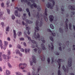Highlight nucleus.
Instances as JSON below:
<instances>
[{
  "label": "nucleus",
  "instance_id": "4468645a",
  "mask_svg": "<svg viewBox=\"0 0 75 75\" xmlns=\"http://www.w3.org/2000/svg\"><path fill=\"white\" fill-rule=\"evenodd\" d=\"M62 68L64 70V72H68V67H67V69H66L64 66H62Z\"/></svg>",
  "mask_w": 75,
  "mask_h": 75
},
{
  "label": "nucleus",
  "instance_id": "ea45409f",
  "mask_svg": "<svg viewBox=\"0 0 75 75\" xmlns=\"http://www.w3.org/2000/svg\"><path fill=\"white\" fill-rule=\"evenodd\" d=\"M18 36H20V35H21V32H19L18 33Z\"/></svg>",
  "mask_w": 75,
  "mask_h": 75
},
{
  "label": "nucleus",
  "instance_id": "a211bd4d",
  "mask_svg": "<svg viewBox=\"0 0 75 75\" xmlns=\"http://www.w3.org/2000/svg\"><path fill=\"white\" fill-rule=\"evenodd\" d=\"M1 9H0V18L1 19H3V12H1Z\"/></svg>",
  "mask_w": 75,
  "mask_h": 75
},
{
  "label": "nucleus",
  "instance_id": "bf43d9fd",
  "mask_svg": "<svg viewBox=\"0 0 75 75\" xmlns=\"http://www.w3.org/2000/svg\"><path fill=\"white\" fill-rule=\"evenodd\" d=\"M17 47L18 48H21V46H20V45H18L17 46Z\"/></svg>",
  "mask_w": 75,
  "mask_h": 75
},
{
  "label": "nucleus",
  "instance_id": "c85d7f7f",
  "mask_svg": "<svg viewBox=\"0 0 75 75\" xmlns=\"http://www.w3.org/2000/svg\"><path fill=\"white\" fill-rule=\"evenodd\" d=\"M25 53H27V52H28L30 51V49H25Z\"/></svg>",
  "mask_w": 75,
  "mask_h": 75
},
{
  "label": "nucleus",
  "instance_id": "72a5a7b5",
  "mask_svg": "<svg viewBox=\"0 0 75 75\" xmlns=\"http://www.w3.org/2000/svg\"><path fill=\"white\" fill-rule=\"evenodd\" d=\"M69 29L71 30H72V28H71L72 26H71V23H70L69 24Z\"/></svg>",
  "mask_w": 75,
  "mask_h": 75
},
{
  "label": "nucleus",
  "instance_id": "6e6552de",
  "mask_svg": "<svg viewBox=\"0 0 75 75\" xmlns=\"http://www.w3.org/2000/svg\"><path fill=\"white\" fill-rule=\"evenodd\" d=\"M64 60L62 59H59L57 61V60H55V62H57L58 63V65H59V68H60V67H61V62H62Z\"/></svg>",
  "mask_w": 75,
  "mask_h": 75
},
{
  "label": "nucleus",
  "instance_id": "9b49d317",
  "mask_svg": "<svg viewBox=\"0 0 75 75\" xmlns=\"http://www.w3.org/2000/svg\"><path fill=\"white\" fill-rule=\"evenodd\" d=\"M72 59L71 58H70L68 60V66L69 67H71L72 65Z\"/></svg>",
  "mask_w": 75,
  "mask_h": 75
},
{
  "label": "nucleus",
  "instance_id": "69168bd1",
  "mask_svg": "<svg viewBox=\"0 0 75 75\" xmlns=\"http://www.w3.org/2000/svg\"><path fill=\"white\" fill-rule=\"evenodd\" d=\"M21 52H24V49H22V48L21 49Z\"/></svg>",
  "mask_w": 75,
  "mask_h": 75
},
{
  "label": "nucleus",
  "instance_id": "6ab92c4d",
  "mask_svg": "<svg viewBox=\"0 0 75 75\" xmlns=\"http://www.w3.org/2000/svg\"><path fill=\"white\" fill-rule=\"evenodd\" d=\"M49 18H50V21L51 22L53 21L54 19V16L52 15H50L49 16Z\"/></svg>",
  "mask_w": 75,
  "mask_h": 75
},
{
  "label": "nucleus",
  "instance_id": "09e8293b",
  "mask_svg": "<svg viewBox=\"0 0 75 75\" xmlns=\"http://www.w3.org/2000/svg\"><path fill=\"white\" fill-rule=\"evenodd\" d=\"M47 62L48 64H50V59L49 57L48 58Z\"/></svg>",
  "mask_w": 75,
  "mask_h": 75
},
{
  "label": "nucleus",
  "instance_id": "680f3d73",
  "mask_svg": "<svg viewBox=\"0 0 75 75\" xmlns=\"http://www.w3.org/2000/svg\"><path fill=\"white\" fill-rule=\"evenodd\" d=\"M37 50H38L37 49H34V51H35V52H37Z\"/></svg>",
  "mask_w": 75,
  "mask_h": 75
},
{
  "label": "nucleus",
  "instance_id": "6e6d98bb",
  "mask_svg": "<svg viewBox=\"0 0 75 75\" xmlns=\"http://www.w3.org/2000/svg\"><path fill=\"white\" fill-rule=\"evenodd\" d=\"M3 60V59L2 58V57H1V56L0 55V61H1Z\"/></svg>",
  "mask_w": 75,
  "mask_h": 75
},
{
  "label": "nucleus",
  "instance_id": "c756f323",
  "mask_svg": "<svg viewBox=\"0 0 75 75\" xmlns=\"http://www.w3.org/2000/svg\"><path fill=\"white\" fill-rule=\"evenodd\" d=\"M15 9H18V11H21L22 10V8H18V7H16L15 8Z\"/></svg>",
  "mask_w": 75,
  "mask_h": 75
},
{
  "label": "nucleus",
  "instance_id": "f257e3e1",
  "mask_svg": "<svg viewBox=\"0 0 75 75\" xmlns=\"http://www.w3.org/2000/svg\"><path fill=\"white\" fill-rule=\"evenodd\" d=\"M47 8H45V14H43V15H42L41 13H40V15L39 14V13H38V18H39L40 20H42V18H43L46 21H48V19L47 18V16L48 15L47 14Z\"/></svg>",
  "mask_w": 75,
  "mask_h": 75
},
{
  "label": "nucleus",
  "instance_id": "f3484780",
  "mask_svg": "<svg viewBox=\"0 0 75 75\" xmlns=\"http://www.w3.org/2000/svg\"><path fill=\"white\" fill-rule=\"evenodd\" d=\"M44 37H42L40 38V39H38V40H39V41L40 40H41L42 42L44 43V42H45V40H44Z\"/></svg>",
  "mask_w": 75,
  "mask_h": 75
},
{
  "label": "nucleus",
  "instance_id": "1a4fd4ad",
  "mask_svg": "<svg viewBox=\"0 0 75 75\" xmlns=\"http://www.w3.org/2000/svg\"><path fill=\"white\" fill-rule=\"evenodd\" d=\"M65 23H66V28H65V30H65V31L66 32H67V31H68V24H67V23H68V19H66V21H65Z\"/></svg>",
  "mask_w": 75,
  "mask_h": 75
},
{
  "label": "nucleus",
  "instance_id": "473e14b6",
  "mask_svg": "<svg viewBox=\"0 0 75 75\" xmlns=\"http://www.w3.org/2000/svg\"><path fill=\"white\" fill-rule=\"evenodd\" d=\"M59 31L60 33H63V29L61 28H59Z\"/></svg>",
  "mask_w": 75,
  "mask_h": 75
},
{
  "label": "nucleus",
  "instance_id": "20e7f679",
  "mask_svg": "<svg viewBox=\"0 0 75 75\" xmlns=\"http://www.w3.org/2000/svg\"><path fill=\"white\" fill-rule=\"evenodd\" d=\"M24 34H25V37H26L28 38V40H29V41H31L32 42V43H33V44H36V42L34 40H31V38L28 37L27 35V34H26V31H25L24 32Z\"/></svg>",
  "mask_w": 75,
  "mask_h": 75
},
{
  "label": "nucleus",
  "instance_id": "bb28decb",
  "mask_svg": "<svg viewBox=\"0 0 75 75\" xmlns=\"http://www.w3.org/2000/svg\"><path fill=\"white\" fill-rule=\"evenodd\" d=\"M23 16L22 17V18L24 20L27 18L26 17V14L25 13H24L23 14Z\"/></svg>",
  "mask_w": 75,
  "mask_h": 75
},
{
  "label": "nucleus",
  "instance_id": "39448f33",
  "mask_svg": "<svg viewBox=\"0 0 75 75\" xmlns=\"http://www.w3.org/2000/svg\"><path fill=\"white\" fill-rule=\"evenodd\" d=\"M32 57L33 62H32V61H31V60H30V65L31 66L33 65V63H35L37 62V61L36 60L35 57L34 55H33Z\"/></svg>",
  "mask_w": 75,
  "mask_h": 75
},
{
  "label": "nucleus",
  "instance_id": "ddd939ff",
  "mask_svg": "<svg viewBox=\"0 0 75 75\" xmlns=\"http://www.w3.org/2000/svg\"><path fill=\"white\" fill-rule=\"evenodd\" d=\"M25 21L26 23H27V24L26 25L25 24V25L26 26H27V25H28V24H31V23H33V21H29L28 19H26L25 20Z\"/></svg>",
  "mask_w": 75,
  "mask_h": 75
},
{
  "label": "nucleus",
  "instance_id": "49530a36",
  "mask_svg": "<svg viewBox=\"0 0 75 75\" xmlns=\"http://www.w3.org/2000/svg\"><path fill=\"white\" fill-rule=\"evenodd\" d=\"M21 2L23 3V2H25V3H26L27 2V0H21Z\"/></svg>",
  "mask_w": 75,
  "mask_h": 75
},
{
  "label": "nucleus",
  "instance_id": "774afa93",
  "mask_svg": "<svg viewBox=\"0 0 75 75\" xmlns=\"http://www.w3.org/2000/svg\"><path fill=\"white\" fill-rule=\"evenodd\" d=\"M24 38H20V40H24Z\"/></svg>",
  "mask_w": 75,
  "mask_h": 75
},
{
  "label": "nucleus",
  "instance_id": "13d9d810",
  "mask_svg": "<svg viewBox=\"0 0 75 75\" xmlns=\"http://www.w3.org/2000/svg\"><path fill=\"white\" fill-rule=\"evenodd\" d=\"M59 50H60V51H62V47H59Z\"/></svg>",
  "mask_w": 75,
  "mask_h": 75
},
{
  "label": "nucleus",
  "instance_id": "423d86ee",
  "mask_svg": "<svg viewBox=\"0 0 75 75\" xmlns=\"http://www.w3.org/2000/svg\"><path fill=\"white\" fill-rule=\"evenodd\" d=\"M28 6H30V8L33 9V8H34V7H35V8H37V4L35 3H33L32 4H31V3H30V2H29L28 3Z\"/></svg>",
  "mask_w": 75,
  "mask_h": 75
},
{
  "label": "nucleus",
  "instance_id": "052dcab7",
  "mask_svg": "<svg viewBox=\"0 0 75 75\" xmlns=\"http://www.w3.org/2000/svg\"><path fill=\"white\" fill-rule=\"evenodd\" d=\"M19 56H20V57H22V55H23V54H22L20 52L19 53Z\"/></svg>",
  "mask_w": 75,
  "mask_h": 75
},
{
  "label": "nucleus",
  "instance_id": "de8ad7c7",
  "mask_svg": "<svg viewBox=\"0 0 75 75\" xmlns=\"http://www.w3.org/2000/svg\"><path fill=\"white\" fill-rule=\"evenodd\" d=\"M38 50H39L38 53H39V54H40V53H41V49L39 50V48L38 47Z\"/></svg>",
  "mask_w": 75,
  "mask_h": 75
},
{
  "label": "nucleus",
  "instance_id": "4be33fe9",
  "mask_svg": "<svg viewBox=\"0 0 75 75\" xmlns=\"http://www.w3.org/2000/svg\"><path fill=\"white\" fill-rule=\"evenodd\" d=\"M30 27H26V30H28V34H30V32H29V30H30Z\"/></svg>",
  "mask_w": 75,
  "mask_h": 75
},
{
  "label": "nucleus",
  "instance_id": "f704fd0d",
  "mask_svg": "<svg viewBox=\"0 0 75 75\" xmlns=\"http://www.w3.org/2000/svg\"><path fill=\"white\" fill-rule=\"evenodd\" d=\"M50 27L51 28H52V29H54V26H53V25L52 24H50Z\"/></svg>",
  "mask_w": 75,
  "mask_h": 75
},
{
  "label": "nucleus",
  "instance_id": "9d476101",
  "mask_svg": "<svg viewBox=\"0 0 75 75\" xmlns=\"http://www.w3.org/2000/svg\"><path fill=\"white\" fill-rule=\"evenodd\" d=\"M2 58L6 62H7L9 61V59L8 58H7V57L5 54L2 55Z\"/></svg>",
  "mask_w": 75,
  "mask_h": 75
},
{
  "label": "nucleus",
  "instance_id": "a878e982",
  "mask_svg": "<svg viewBox=\"0 0 75 75\" xmlns=\"http://www.w3.org/2000/svg\"><path fill=\"white\" fill-rule=\"evenodd\" d=\"M13 32L14 33V34H13L14 38H16V30H13Z\"/></svg>",
  "mask_w": 75,
  "mask_h": 75
},
{
  "label": "nucleus",
  "instance_id": "e433bc0d",
  "mask_svg": "<svg viewBox=\"0 0 75 75\" xmlns=\"http://www.w3.org/2000/svg\"><path fill=\"white\" fill-rule=\"evenodd\" d=\"M16 54H19L20 52V51H18V50L16 49Z\"/></svg>",
  "mask_w": 75,
  "mask_h": 75
},
{
  "label": "nucleus",
  "instance_id": "aec40b11",
  "mask_svg": "<svg viewBox=\"0 0 75 75\" xmlns=\"http://www.w3.org/2000/svg\"><path fill=\"white\" fill-rule=\"evenodd\" d=\"M38 26H39V27H41L42 25V24H43V22H42V21H41L40 22V23H39V22H38Z\"/></svg>",
  "mask_w": 75,
  "mask_h": 75
},
{
  "label": "nucleus",
  "instance_id": "f03ea898",
  "mask_svg": "<svg viewBox=\"0 0 75 75\" xmlns=\"http://www.w3.org/2000/svg\"><path fill=\"white\" fill-rule=\"evenodd\" d=\"M35 25L36 26L35 28V32L34 34V37L37 40L38 39V33H37L36 34V32L38 31V20H37L36 23H35ZM36 34H37L36 35Z\"/></svg>",
  "mask_w": 75,
  "mask_h": 75
},
{
  "label": "nucleus",
  "instance_id": "a19ab883",
  "mask_svg": "<svg viewBox=\"0 0 75 75\" xmlns=\"http://www.w3.org/2000/svg\"><path fill=\"white\" fill-rule=\"evenodd\" d=\"M50 39L52 41H54V40H53V37L52 36L50 37Z\"/></svg>",
  "mask_w": 75,
  "mask_h": 75
},
{
  "label": "nucleus",
  "instance_id": "dca6fc26",
  "mask_svg": "<svg viewBox=\"0 0 75 75\" xmlns=\"http://www.w3.org/2000/svg\"><path fill=\"white\" fill-rule=\"evenodd\" d=\"M14 14L15 16H18L19 17H20V13H19L18 14V10H16L15 11L14 13Z\"/></svg>",
  "mask_w": 75,
  "mask_h": 75
},
{
  "label": "nucleus",
  "instance_id": "a18cd8bd",
  "mask_svg": "<svg viewBox=\"0 0 75 75\" xmlns=\"http://www.w3.org/2000/svg\"><path fill=\"white\" fill-rule=\"evenodd\" d=\"M2 48H3L4 50H5L6 48V46L5 45H3Z\"/></svg>",
  "mask_w": 75,
  "mask_h": 75
},
{
  "label": "nucleus",
  "instance_id": "3c124183",
  "mask_svg": "<svg viewBox=\"0 0 75 75\" xmlns=\"http://www.w3.org/2000/svg\"><path fill=\"white\" fill-rule=\"evenodd\" d=\"M1 6L2 7H4V3H2L1 4Z\"/></svg>",
  "mask_w": 75,
  "mask_h": 75
},
{
  "label": "nucleus",
  "instance_id": "cd10ccee",
  "mask_svg": "<svg viewBox=\"0 0 75 75\" xmlns=\"http://www.w3.org/2000/svg\"><path fill=\"white\" fill-rule=\"evenodd\" d=\"M6 74H8L9 75H10V74H11V73L10 72V71L8 70H6Z\"/></svg>",
  "mask_w": 75,
  "mask_h": 75
},
{
  "label": "nucleus",
  "instance_id": "8fccbe9b",
  "mask_svg": "<svg viewBox=\"0 0 75 75\" xmlns=\"http://www.w3.org/2000/svg\"><path fill=\"white\" fill-rule=\"evenodd\" d=\"M7 12L8 14H10V11L9 9H7Z\"/></svg>",
  "mask_w": 75,
  "mask_h": 75
},
{
  "label": "nucleus",
  "instance_id": "5fc2aeb1",
  "mask_svg": "<svg viewBox=\"0 0 75 75\" xmlns=\"http://www.w3.org/2000/svg\"><path fill=\"white\" fill-rule=\"evenodd\" d=\"M2 36H3V34H2V33H1L0 32V37H2Z\"/></svg>",
  "mask_w": 75,
  "mask_h": 75
},
{
  "label": "nucleus",
  "instance_id": "b1692460",
  "mask_svg": "<svg viewBox=\"0 0 75 75\" xmlns=\"http://www.w3.org/2000/svg\"><path fill=\"white\" fill-rule=\"evenodd\" d=\"M16 75H23L22 73L19 71H17L15 72Z\"/></svg>",
  "mask_w": 75,
  "mask_h": 75
},
{
  "label": "nucleus",
  "instance_id": "603ef678",
  "mask_svg": "<svg viewBox=\"0 0 75 75\" xmlns=\"http://www.w3.org/2000/svg\"><path fill=\"white\" fill-rule=\"evenodd\" d=\"M47 31H48V32H51V33H52V31H51V30L50 29H48L47 30Z\"/></svg>",
  "mask_w": 75,
  "mask_h": 75
},
{
  "label": "nucleus",
  "instance_id": "c03bdc74",
  "mask_svg": "<svg viewBox=\"0 0 75 75\" xmlns=\"http://www.w3.org/2000/svg\"><path fill=\"white\" fill-rule=\"evenodd\" d=\"M12 20H14L15 18V16H14V15H12Z\"/></svg>",
  "mask_w": 75,
  "mask_h": 75
},
{
  "label": "nucleus",
  "instance_id": "338daca9",
  "mask_svg": "<svg viewBox=\"0 0 75 75\" xmlns=\"http://www.w3.org/2000/svg\"><path fill=\"white\" fill-rule=\"evenodd\" d=\"M73 49L74 50H75V45H73Z\"/></svg>",
  "mask_w": 75,
  "mask_h": 75
},
{
  "label": "nucleus",
  "instance_id": "7c9ffc66",
  "mask_svg": "<svg viewBox=\"0 0 75 75\" xmlns=\"http://www.w3.org/2000/svg\"><path fill=\"white\" fill-rule=\"evenodd\" d=\"M9 28V26L7 27L6 28V31H10Z\"/></svg>",
  "mask_w": 75,
  "mask_h": 75
},
{
  "label": "nucleus",
  "instance_id": "2f4dec72",
  "mask_svg": "<svg viewBox=\"0 0 75 75\" xmlns=\"http://www.w3.org/2000/svg\"><path fill=\"white\" fill-rule=\"evenodd\" d=\"M0 46L1 48H2V46H3V43H2V41H1V40H0Z\"/></svg>",
  "mask_w": 75,
  "mask_h": 75
},
{
  "label": "nucleus",
  "instance_id": "58836bf2",
  "mask_svg": "<svg viewBox=\"0 0 75 75\" xmlns=\"http://www.w3.org/2000/svg\"><path fill=\"white\" fill-rule=\"evenodd\" d=\"M31 47L32 48H35V45L34 44H33L31 45Z\"/></svg>",
  "mask_w": 75,
  "mask_h": 75
},
{
  "label": "nucleus",
  "instance_id": "f8f14e48",
  "mask_svg": "<svg viewBox=\"0 0 75 75\" xmlns=\"http://www.w3.org/2000/svg\"><path fill=\"white\" fill-rule=\"evenodd\" d=\"M8 54H7V57L8 59H10V54H11V51L8 50L7 51Z\"/></svg>",
  "mask_w": 75,
  "mask_h": 75
},
{
  "label": "nucleus",
  "instance_id": "7ed1b4c3",
  "mask_svg": "<svg viewBox=\"0 0 75 75\" xmlns=\"http://www.w3.org/2000/svg\"><path fill=\"white\" fill-rule=\"evenodd\" d=\"M49 1H51L53 3V5H52V4L51 3H48V4H47L46 6L48 8H50L51 9H52L53 8V7L54 6V5L55 3L54 2V0H49Z\"/></svg>",
  "mask_w": 75,
  "mask_h": 75
},
{
  "label": "nucleus",
  "instance_id": "37998d69",
  "mask_svg": "<svg viewBox=\"0 0 75 75\" xmlns=\"http://www.w3.org/2000/svg\"><path fill=\"white\" fill-rule=\"evenodd\" d=\"M8 67L9 68H11V65L10 64V63H8Z\"/></svg>",
  "mask_w": 75,
  "mask_h": 75
},
{
  "label": "nucleus",
  "instance_id": "79ce46f5",
  "mask_svg": "<svg viewBox=\"0 0 75 75\" xmlns=\"http://www.w3.org/2000/svg\"><path fill=\"white\" fill-rule=\"evenodd\" d=\"M4 42L5 45H6H6H8V42L6 41H4Z\"/></svg>",
  "mask_w": 75,
  "mask_h": 75
},
{
  "label": "nucleus",
  "instance_id": "4c0bfd02",
  "mask_svg": "<svg viewBox=\"0 0 75 75\" xmlns=\"http://www.w3.org/2000/svg\"><path fill=\"white\" fill-rule=\"evenodd\" d=\"M64 6H62V7H61V10L62 11H64L65 10L64 9Z\"/></svg>",
  "mask_w": 75,
  "mask_h": 75
},
{
  "label": "nucleus",
  "instance_id": "c9c22d12",
  "mask_svg": "<svg viewBox=\"0 0 75 75\" xmlns=\"http://www.w3.org/2000/svg\"><path fill=\"white\" fill-rule=\"evenodd\" d=\"M40 10H41V7L40 6H38V11H40Z\"/></svg>",
  "mask_w": 75,
  "mask_h": 75
},
{
  "label": "nucleus",
  "instance_id": "864d4df0",
  "mask_svg": "<svg viewBox=\"0 0 75 75\" xmlns=\"http://www.w3.org/2000/svg\"><path fill=\"white\" fill-rule=\"evenodd\" d=\"M52 64H53V62H54V57L52 58Z\"/></svg>",
  "mask_w": 75,
  "mask_h": 75
},
{
  "label": "nucleus",
  "instance_id": "5701e85b",
  "mask_svg": "<svg viewBox=\"0 0 75 75\" xmlns=\"http://www.w3.org/2000/svg\"><path fill=\"white\" fill-rule=\"evenodd\" d=\"M26 11L27 13H28V14L29 17H30L31 15H30V10H29V9L28 8H26Z\"/></svg>",
  "mask_w": 75,
  "mask_h": 75
},
{
  "label": "nucleus",
  "instance_id": "e2e57ef3",
  "mask_svg": "<svg viewBox=\"0 0 75 75\" xmlns=\"http://www.w3.org/2000/svg\"><path fill=\"white\" fill-rule=\"evenodd\" d=\"M52 35H53V36H55L56 35L55 33H52Z\"/></svg>",
  "mask_w": 75,
  "mask_h": 75
},
{
  "label": "nucleus",
  "instance_id": "0eeeda50",
  "mask_svg": "<svg viewBox=\"0 0 75 75\" xmlns=\"http://www.w3.org/2000/svg\"><path fill=\"white\" fill-rule=\"evenodd\" d=\"M26 66H27V64L25 63H21L19 65V68L23 69Z\"/></svg>",
  "mask_w": 75,
  "mask_h": 75
},
{
  "label": "nucleus",
  "instance_id": "4d7b16f0",
  "mask_svg": "<svg viewBox=\"0 0 75 75\" xmlns=\"http://www.w3.org/2000/svg\"><path fill=\"white\" fill-rule=\"evenodd\" d=\"M58 75H61L60 74V70H59L58 71Z\"/></svg>",
  "mask_w": 75,
  "mask_h": 75
},
{
  "label": "nucleus",
  "instance_id": "0e129e2a",
  "mask_svg": "<svg viewBox=\"0 0 75 75\" xmlns=\"http://www.w3.org/2000/svg\"><path fill=\"white\" fill-rule=\"evenodd\" d=\"M9 3H10V1H7V2L6 3L7 5H8V4H9Z\"/></svg>",
  "mask_w": 75,
  "mask_h": 75
},
{
  "label": "nucleus",
  "instance_id": "393cba45",
  "mask_svg": "<svg viewBox=\"0 0 75 75\" xmlns=\"http://www.w3.org/2000/svg\"><path fill=\"white\" fill-rule=\"evenodd\" d=\"M42 48L43 50H45V45H44L43 43H42L41 44Z\"/></svg>",
  "mask_w": 75,
  "mask_h": 75
},
{
  "label": "nucleus",
  "instance_id": "2eb2a0df",
  "mask_svg": "<svg viewBox=\"0 0 75 75\" xmlns=\"http://www.w3.org/2000/svg\"><path fill=\"white\" fill-rule=\"evenodd\" d=\"M51 45L52 46V47H51V45H49V49L50 50V49H51L52 50H54V45H53V43H51Z\"/></svg>",
  "mask_w": 75,
  "mask_h": 75
},
{
  "label": "nucleus",
  "instance_id": "412c9836",
  "mask_svg": "<svg viewBox=\"0 0 75 75\" xmlns=\"http://www.w3.org/2000/svg\"><path fill=\"white\" fill-rule=\"evenodd\" d=\"M40 58L42 61H45V56L44 55H41L40 56Z\"/></svg>",
  "mask_w": 75,
  "mask_h": 75
}]
</instances>
